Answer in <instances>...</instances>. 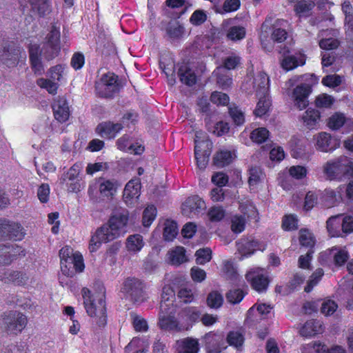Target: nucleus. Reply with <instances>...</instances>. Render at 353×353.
<instances>
[{"instance_id":"nucleus-37","label":"nucleus","mask_w":353,"mask_h":353,"mask_svg":"<svg viewBox=\"0 0 353 353\" xmlns=\"http://www.w3.org/2000/svg\"><path fill=\"white\" fill-rule=\"evenodd\" d=\"M281 64L283 70L289 71L296 68L299 65H303L305 64V60L301 55L299 57L294 55H289L283 59Z\"/></svg>"},{"instance_id":"nucleus-27","label":"nucleus","mask_w":353,"mask_h":353,"mask_svg":"<svg viewBox=\"0 0 353 353\" xmlns=\"http://www.w3.org/2000/svg\"><path fill=\"white\" fill-rule=\"evenodd\" d=\"M179 318L186 321L185 329H188V326L198 321L200 319L201 312L195 307H187L183 309L179 313Z\"/></svg>"},{"instance_id":"nucleus-30","label":"nucleus","mask_w":353,"mask_h":353,"mask_svg":"<svg viewBox=\"0 0 353 353\" xmlns=\"http://www.w3.org/2000/svg\"><path fill=\"white\" fill-rule=\"evenodd\" d=\"M141 183L139 179H132L127 183L123 191L125 199H138L140 196Z\"/></svg>"},{"instance_id":"nucleus-46","label":"nucleus","mask_w":353,"mask_h":353,"mask_svg":"<svg viewBox=\"0 0 353 353\" xmlns=\"http://www.w3.org/2000/svg\"><path fill=\"white\" fill-rule=\"evenodd\" d=\"M60 37L61 33L59 28L57 27L55 25H52L51 26L50 32L46 35V41L44 43L61 48Z\"/></svg>"},{"instance_id":"nucleus-18","label":"nucleus","mask_w":353,"mask_h":353,"mask_svg":"<svg viewBox=\"0 0 353 353\" xmlns=\"http://www.w3.org/2000/svg\"><path fill=\"white\" fill-rule=\"evenodd\" d=\"M208 353H221L224 345V336L221 333L210 332L204 336Z\"/></svg>"},{"instance_id":"nucleus-33","label":"nucleus","mask_w":353,"mask_h":353,"mask_svg":"<svg viewBox=\"0 0 353 353\" xmlns=\"http://www.w3.org/2000/svg\"><path fill=\"white\" fill-rule=\"evenodd\" d=\"M174 298V292L170 286H165L162 290L161 301L160 310L163 312L174 307L173 305V299Z\"/></svg>"},{"instance_id":"nucleus-47","label":"nucleus","mask_w":353,"mask_h":353,"mask_svg":"<svg viewBox=\"0 0 353 353\" xmlns=\"http://www.w3.org/2000/svg\"><path fill=\"white\" fill-rule=\"evenodd\" d=\"M207 305L210 308L218 309L221 307L223 303V297L217 291L210 292L206 299Z\"/></svg>"},{"instance_id":"nucleus-38","label":"nucleus","mask_w":353,"mask_h":353,"mask_svg":"<svg viewBox=\"0 0 353 353\" xmlns=\"http://www.w3.org/2000/svg\"><path fill=\"white\" fill-rule=\"evenodd\" d=\"M184 27L179 21L168 23L166 28V34L172 40L180 39L184 34Z\"/></svg>"},{"instance_id":"nucleus-26","label":"nucleus","mask_w":353,"mask_h":353,"mask_svg":"<svg viewBox=\"0 0 353 353\" xmlns=\"http://www.w3.org/2000/svg\"><path fill=\"white\" fill-rule=\"evenodd\" d=\"M269 77L263 72H259L254 79V88L257 95L268 94Z\"/></svg>"},{"instance_id":"nucleus-8","label":"nucleus","mask_w":353,"mask_h":353,"mask_svg":"<svg viewBox=\"0 0 353 353\" xmlns=\"http://www.w3.org/2000/svg\"><path fill=\"white\" fill-rule=\"evenodd\" d=\"M327 228L332 236H342L353 232V217L339 214L327 221Z\"/></svg>"},{"instance_id":"nucleus-59","label":"nucleus","mask_w":353,"mask_h":353,"mask_svg":"<svg viewBox=\"0 0 353 353\" xmlns=\"http://www.w3.org/2000/svg\"><path fill=\"white\" fill-rule=\"evenodd\" d=\"M240 57L236 54H231L227 57L223 61V68H217V72L223 69L232 70L234 69L240 63Z\"/></svg>"},{"instance_id":"nucleus-20","label":"nucleus","mask_w":353,"mask_h":353,"mask_svg":"<svg viewBox=\"0 0 353 353\" xmlns=\"http://www.w3.org/2000/svg\"><path fill=\"white\" fill-rule=\"evenodd\" d=\"M315 139L316 149L323 152H332L339 145V141L327 132L318 134Z\"/></svg>"},{"instance_id":"nucleus-21","label":"nucleus","mask_w":353,"mask_h":353,"mask_svg":"<svg viewBox=\"0 0 353 353\" xmlns=\"http://www.w3.org/2000/svg\"><path fill=\"white\" fill-rule=\"evenodd\" d=\"M52 110L56 120L60 123L65 122L70 117L68 103L64 97H58L54 100Z\"/></svg>"},{"instance_id":"nucleus-48","label":"nucleus","mask_w":353,"mask_h":353,"mask_svg":"<svg viewBox=\"0 0 353 353\" xmlns=\"http://www.w3.org/2000/svg\"><path fill=\"white\" fill-rule=\"evenodd\" d=\"M60 50L61 48L43 43L42 48H40V53L44 59L50 61L58 56Z\"/></svg>"},{"instance_id":"nucleus-32","label":"nucleus","mask_w":353,"mask_h":353,"mask_svg":"<svg viewBox=\"0 0 353 353\" xmlns=\"http://www.w3.org/2000/svg\"><path fill=\"white\" fill-rule=\"evenodd\" d=\"M346 124L350 128V130H353V121L352 120H346L343 114L336 113L330 117L328 121V126L332 130H338L343 125Z\"/></svg>"},{"instance_id":"nucleus-19","label":"nucleus","mask_w":353,"mask_h":353,"mask_svg":"<svg viewBox=\"0 0 353 353\" xmlns=\"http://www.w3.org/2000/svg\"><path fill=\"white\" fill-rule=\"evenodd\" d=\"M123 129L120 123L105 121L99 123L96 128V132L102 138L112 139Z\"/></svg>"},{"instance_id":"nucleus-22","label":"nucleus","mask_w":353,"mask_h":353,"mask_svg":"<svg viewBox=\"0 0 353 353\" xmlns=\"http://www.w3.org/2000/svg\"><path fill=\"white\" fill-rule=\"evenodd\" d=\"M28 50L32 71L37 75H41L44 72V67L41 59L40 46L36 43L30 44Z\"/></svg>"},{"instance_id":"nucleus-14","label":"nucleus","mask_w":353,"mask_h":353,"mask_svg":"<svg viewBox=\"0 0 353 353\" xmlns=\"http://www.w3.org/2000/svg\"><path fill=\"white\" fill-rule=\"evenodd\" d=\"M212 143L208 140H195L194 155L197 166L199 169H204L209 161L211 154Z\"/></svg>"},{"instance_id":"nucleus-41","label":"nucleus","mask_w":353,"mask_h":353,"mask_svg":"<svg viewBox=\"0 0 353 353\" xmlns=\"http://www.w3.org/2000/svg\"><path fill=\"white\" fill-rule=\"evenodd\" d=\"M245 28L241 26H233L228 28L227 38L233 41H237L245 38Z\"/></svg>"},{"instance_id":"nucleus-15","label":"nucleus","mask_w":353,"mask_h":353,"mask_svg":"<svg viewBox=\"0 0 353 353\" xmlns=\"http://www.w3.org/2000/svg\"><path fill=\"white\" fill-rule=\"evenodd\" d=\"M245 278L251 284L252 288L258 292H265L269 284V281L264 270L254 268L249 271Z\"/></svg>"},{"instance_id":"nucleus-36","label":"nucleus","mask_w":353,"mask_h":353,"mask_svg":"<svg viewBox=\"0 0 353 353\" xmlns=\"http://www.w3.org/2000/svg\"><path fill=\"white\" fill-rule=\"evenodd\" d=\"M322 331L321 324L318 321H307L300 330V334L303 336H312Z\"/></svg>"},{"instance_id":"nucleus-53","label":"nucleus","mask_w":353,"mask_h":353,"mask_svg":"<svg viewBox=\"0 0 353 353\" xmlns=\"http://www.w3.org/2000/svg\"><path fill=\"white\" fill-rule=\"evenodd\" d=\"M231 229L234 233H241L245 230V219L242 215H234L231 220Z\"/></svg>"},{"instance_id":"nucleus-25","label":"nucleus","mask_w":353,"mask_h":353,"mask_svg":"<svg viewBox=\"0 0 353 353\" xmlns=\"http://www.w3.org/2000/svg\"><path fill=\"white\" fill-rule=\"evenodd\" d=\"M176 353H198L199 344L197 340L185 338L176 343Z\"/></svg>"},{"instance_id":"nucleus-45","label":"nucleus","mask_w":353,"mask_h":353,"mask_svg":"<svg viewBox=\"0 0 353 353\" xmlns=\"http://www.w3.org/2000/svg\"><path fill=\"white\" fill-rule=\"evenodd\" d=\"M227 342L231 346L239 349L244 343V336L239 331H230L227 335Z\"/></svg>"},{"instance_id":"nucleus-60","label":"nucleus","mask_w":353,"mask_h":353,"mask_svg":"<svg viewBox=\"0 0 353 353\" xmlns=\"http://www.w3.org/2000/svg\"><path fill=\"white\" fill-rule=\"evenodd\" d=\"M245 296L244 292L241 289L230 290L226 294V299L232 304L240 303Z\"/></svg>"},{"instance_id":"nucleus-2","label":"nucleus","mask_w":353,"mask_h":353,"mask_svg":"<svg viewBox=\"0 0 353 353\" xmlns=\"http://www.w3.org/2000/svg\"><path fill=\"white\" fill-rule=\"evenodd\" d=\"M301 81L292 91V99L294 106L301 110L305 109L309 104L308 97L312 92V87L317 81L316 77L311 74L294 77L288 80L286 84L289 87H292L296 82Z\"/></svg>"},{"instance_id":"nucleus-10","label":"nucleus","mask_w":353,"mask_h":353,"mask_svg":"<svg viewBox=\"0 0 353 353\" xmlns=\"http://www.w3.org/2000/svg\"><path fill=\"white\" fill-rule=\"evenodd\" d=\"M21 48L14 42L3 41L0 48V61L3 64L11 68L18 64Z\"/></svg>"},{"instance_id":"nucleus-55","label":"nucleus","mask_w":353,"mask_h":353,"mask_svg":"<svg viewBox=\"0 0 353 353\" xmlns=\"http://www.w3.org/2000/svg\"><path fill=\"white\" fill-rule=\"evenodd\" d=\"M195 256L196 257V263L199 265H204L211 260L212 250L208 248L199 249L196 252Z\"/></svg>"},{"instance_id":"nucleus-24","label":"nucleus","mask_w":353,"mask_h":353,"mask_svg":"<svg viewBox=\"0 0 353 353\" xmlns=\"http://www.w3.org/2000/svg\"><path fill=\"white\" fill-rule=\"evenodd\" d=\"M2 281L5 283H12L17 285H24L28 283L29 276L24 272L10 270L4 273Z\"/></svg>"},{"instance_id":"nucleus-29","label":"nucleus","mask_w":353,"mask_h":353,"mask_svg":"<svg viewBox=\"0 0 353 353\" xmlns=\"http://www.w3.org/2000/svg\"><path fill=\"white\" fill-rule=\"evenodd\" d=\"M32 12L39 17H44L50 12V0H29Z\"/></svg>"},{"instance_id":"nucleus-1","label":"nucleus","mask_w":353,"mask_h":353,"mask_svg":"<svg viewBox=\"0 0 353 353\" xmlns=\"http://www.w3.org/2000/svg\"><path fill=\"white\" fill-rule=\"evenodd\" d=\"M129 213L126 210L114 211L107 223L97 228L92 236L89 250L91 252L97 251L102 243H108L126 232Z\"/></svg>"},{"instance_id":"nucleus-63","label":"nucleus","mask_w":353,"mask_h":353,"mask_svg":"<svg viewBox=\"0 0 353 353\" xmlns=\"http://www.w3.org/2000/svg\"><path fill=\"white\" fill-rule=\"evenodd\" d=\"M288 172L292 178L299 180L306 176L307 170L302 165H292L289 168Z\"/></svg>"},{"instance_id":"nucleus-52","label":"nucleus","mask_w":353,"mask_h":353,"mask_svg":"<svg viewBox=\"0 0 353 353\" xmlns=\"http://www.w3.org/2000/svg\"><path fill=\"white\" fill-rule=\"evenodd\" d=\"M269 136V131L265 128H259L254 130L250 134V139L257 143L265 142Z\"/></svg>"},{"instance_id":"nucleus-12","label":"nucleus","mask_w":353,"mask_h":353,"mask_svg":"<svg viewBox=\"0 0 353 353\" xmlns=\"http://www.w3.org/2000/svg\"><path fill=\"white\" fill-rule=\"evenodd\" d=\"M26 233L22 225L10 220H0V236L13 241H21Z\"/></svg>"},{"instance_id":"nucleus-34","label":"nucleus","mask_w":353,"mask_h":353,"mask_svg":"<svg viewBox=\"0 0 353 353\" xmlns=\"http://www.w3.org/2000/svg\"><path fill=\"white\" fill-rule=\"evenodd\" d=\"M235 157L234 152L228 150H220L214 158V164L218 167H224L232 163Z\"/></svg>"},{"instance_id":"nucleus-54","label":"nucleus","mask_w":353,"mask_h":353,"mask_svg":"<svg viewBox=\"0 0 353 353\" xmlns=\"http://www.w3.org/2000/svg\"><path fill=\"white\" fill-rule=\"evenodd\" d=\"M157 216V209L154 205H148L143 213V225L145 227L150 226Z\"/></svg>"},{"instance_id":"nucleus-58","label":"nucleus","mask_w":353,"mask_h":353,"mask_svg":"<svg viewBox=\"0 0 353 353\" xmlns=\"http://www.w3.org/2000/svg\"><path fill=\"white\" fill-rule=\"evenodd\" d=\"M37 83L39 87L46 89L50 94H55L57 93L59 87L57 83L43 78L37 79Z\"/></svg>"},{"instance_id":"nucleus-31","label":"nucleus","mask_w":353,"mask_h":353,"mask_svg":"<svg viewBox=\"0 0 353 353\" xmlns=\"http://www.w3.org/2000/svg\"><path fill=\"white\" fill-rule=\"evenodd\" d=\"M178 76L180 81L188 86H192L196 82V77L194 72L187 65L184 64L179 67Z\"/></svg>"},{"instance_id":"nucleus-7","label":"nucleus","mask_w":353,"mask_h":353,"mask_svg":"<svg viewBox=\"0 0 353 353\" xmlns=\"http://www.w3.org/2000/svg\"><path fill=\"white\" fill-rule=\"evenodd\" d=\"M2 327L8 334L20 333L27 324L26 316L17 311H9L3 315Z\"/></svg>"},{"instance_id":"nucleus-42","label":"nucleus","mask_w":353,"mask_h":353,"mask_svg":"<svg viewBox=\"0 0 353 353\" xmlns=\"http://www.w3.org/2000/svg\"><path fill=\"white\" fill-rule=\"evenodd\" d=\"M239 210L248 219H256L258 216L255 206L250 200L241 201L239 203Z\"/></svg>"},{"instance_id":"nucleus-23","label":"nucleus","mask_w":353,"mask_h":353,"mask_svg":"<svg viewBox=\"0 0 353 353\" xmlns=\"http://www.w3.org/2000/svg\"><path fill=\"white\" fill-rule=\"evenodd\" d=\"M73 255H74V253L70 246H65L59 251L61 272L68 277H72L74 275V271L71 270V267H68L69 261H72Z\"/></svg>"},{"instance_id":"nucleus-43","label":"nucleus","mask_w":353,"mask_h":353,"mask_svg":"<svg viewBox=\"0 0 353 353\" xmlns=\"http://www.w3.org/2000/svg\"><path fill=\"white\" fill-rule=\"evenodd\" d=\"M80 167L77 164L73 165L66 172H64L60 178V183L62 184L68 183L79 179Z\"/></svg>"},{"instance_id":"nucleus-40","label":"nucleus","mask_w":353,"mask_h":353,"mask_svg":"<svg viewBox=\"0 0 353 353\" xmlns=\"http://www.w3.org/2000/svg\"><path fill=\"white\" fill-rule=\"evenodd\" d=\"M257 96L259 97V101L254 110V114L256 117H262L268 111L271 103L268 94Z\"/></svg>"},{"instance_id":"nucleus-64","label":"nucleus","mask_w":353,"mask_h":353,"mask_svg":"<svg viewBox=\"0 0 353 353\" xmlns=\"http://www.w3.org/2000/svg\"><path fill=\"white\" fill-rule=\"evenodd\" d=\"M229 97L221 92H214L210 97V101L218 105H225L229 103Z\"/></svg>"},{"instance_id":"nucleus-16","label":"nucleus","mask_w":353,"mask_h":353,"mask_svg":"<svg viewBox=\"0 0 353 353\" xmlns=\"http://www.w3.org/2000/svg\"><path fill=\"white\" fill-rule=\"evenodd\" d=\"M205 208V201L199 196L194 195L185 200L182 204L181 210L183 215L189 218H194L202 213Z\"/></svg>"},{"instance_id":"nucleus-9","label":"nucleus","mask_w":353,"mask_h":353,"mask_svg":"<svg viewBox=\"0 0 353 353\" xmlns=\"http://www.w3.org/2000/svg\"><path fill=\"white\" fill-rule=\"evenodd\" d=\"M143 288V283L139 279L134 277L128 278L123 283L121 292L134 303H139L146 299Z\"/></svg>"},{"instance_id":"nucleus-56","label":"nucleus","mask_w":353,"mask_h":353,"mask_svg":"<svg viewBox=\"0 0 353 353\" xmlns=\"http://www.w3.org/2000/svg\"><path fill=\"white\" fill-rule=\"evenodd\" d=\"M229 114L234 123L236 125H241L245 122L244 113L236 106L229 108Z\"/></svg>"},{"instance_id":"nucleus-57","label":"nucleus","mask_w":353,"mask_h":353,"mask_svg":"<svg viewBox=\"0 0 353 353\" xmlns=\"http://www.w3.org/2000/svg\"><path fill=\"white\" fill-rule=\"evenodd\" d=\"M68 267H71V270L74 271V274L77 272H82L85 268L83 263V259L82 255L79 252H74V255L72 259V261H69Z\"/></svg>"},{"instance_id":"nucleus-51","label":"nucleus","mask_w":353,"mask_h":353,"mask_svg":"<svg viewBox=\"0 0 353 353\" xmlns=\"http://www.w3.org/2000/svg\"><path fill=\"white\" fill-rule=\"evenodd\" d=\"M299 241L302 246L309 248V250H312L314 245L315 241L312 234L306 229L300 230Z\"/></svg>"},{"instance_id":"nucleus-61","label":"nucleus","mask_w":353,"mask_h":353,"mask_svg":"<svg viewBox=\"0 0 353 353\" xmlns=\"http://www.w3.org/2000/svg\"><path fill=\"white\" fill-rule=\"evenodd\" d=\"M225 210L221 206L212 207L208 212V216L211 221H220L225 216Z\"/></svg>"},{"instance_id":"nucleus-44","label":"nucleus","mask_w":353,"mask_h":353,"mask_svg":"<svg viewBox=\"0 0 353 353\" xmlns=\"http://www.w3.org/2000/svg\"><path fill=\"white\" fill-rule=\"evenodd\" d=\"M314 7V3L312 1H299L294 6V11L299 17L307 16Z\"/></svg>"},{"instance_id":"nucleus-17","label":"nucleus","mask_w":353,"mask_h":353,"mask_svg":"<svg viewBox=\"0 0 353 353\" xmlns=\"http://www.w3.org/2000/svg\"><path fill=\"white\" fill-rule=\"evenodd\" d=\"M25 255L24 251L16 245L7 244L0 245V265H10L14 260L17 259V256Z\"/></svg>"},{"instance_id":"nucleus-50","label":"nucleus","mask_w":353,"mask_h":353,"mask_svg":"<svg viewBox=\"0 0 353 353\" xmlns=\"http://www.w3.org/2000/svg\"><path fill=\"white\" fill-rule=\"evenodd\" d=\"M170 261L172 265H179L187 261L185 250L183 247H176L170 253Z\"/></svg>"},{"instance_id":"nucleus-11","label":"nucleus","mask_w":353,"mask_h":353,"mask_svg":"<svg viewBox=\"0 0 353 353\" xmlns=\"http://www.w3.org/2000/svg\"><path fill=\"white\" fill-rule=\"evenodd\" d=\"M238 252L241 254L240 260L254 254L256 250L264 251L266 244L253 237L242 238L236 242Z\"/></svg>"},{"instance_id":"nucleus-39","label":"nucleus","mask_w":353,"mask_h":353,"mask_svg":"<svg viewBox=\"0 0 353 353\" xmlns=\"http://www.w3.org/2000/svg\"><path fill=\"white\" fill-rule=\"evenodd\" d=\"M320 119V113L315 109L308 108L303 116V123L309 128H314Z\"/></svg>"},{"instance_id":"nucleus-49","label":"nucleus","mask_w":353,"mask_h":353,"mask_svg":"<svg viewBox=\"0 0 353 353\" xmlns=\"http://www.w3.org/2000/svg\"><path fill=\"white\" fill-rule=\"evenodd\" d=\"M178 233V228L176 222L167 220L163 229V237L165 241H172Z\"/></svg>"},{"instance_id":"nucleus-35","label":"nucleus","mask_w":353,"mask_h":353,"mask_svg":"<svg viewBox=\"0 0 353 353\" xmlns=\"http://www.w3.org/2000/svg\"><path fill=\"white\" fill-rule=\"evenodd\" d=\"M144 245L143 236L139 234L130 235L126 239V248L130 252L141 251Z\"/></svg>"},{"instance_id":"nucleus-62","label":"nucleus","mask_w":353,"mask_h":353,"mask_svg":"<svg viewBox=\"0 0 353 353\" xmlns=\"http://www.w3.org/2000/svg\"><path fill=\"white\" fill-rule=\"evenodd\" d=\"M323 275V270L322 269H317L311 276L310 279L308 281L307 285L305 287V291L310 292L312 290L313 288L319 282Z\"/></svg>"},{"instance_id":"nucleus-3","label":"nucleus","mask_w":353,"mask_h":353,"mask_svg":"<svg viewBox=\"0 0 353 353\" xmlns=\"http://www.w3.org/2000/svg\"><path fill=\"white\" fill-rule=\"evenodd\" d=\"M81 294L88 314L94 319V321L99 327H104L107 323L105 295L103 294H99V298L96 301L92 298L90 290L86 288L81 290Z\"/></svg>"},{"instance_id":"nucleus-4","label":"nucleus","mask_w":353,"mask_h":353,"mask_svg":"<svg viewBox=\"0 0 353 353\" xmlns=\"http://www.w3.org/2000/svg\"><path fill=\"white\" fill-rule=\"evenodd\" d=\"M323 173L330 180L350 179L353 177V161L345 156L328 161L323 165Z\"/></svg>"},{"instance_id":"nucleus-6","label":"nucleus","mask_w":353,"mask_h":353,"mask_svg":"<svg viewBox=\"0 0 353 353\" xmlns=\"http://www.w3.org/2000/svg\"><path fill=\"white\" fill-rule=\"evenodd\" d=\"M119 90L118 77L113 73L103 74L95 83L97 94L103 98H112Z\"/></svg>"},{"instance_id":"nucleus-5","label":"nucleus","mask_w":353,"mask_h":353,"mask_svg":"<svg viewBox=\"0 0 353 353\" xmlns=\"http://www.w3.org/2000/svg\"><path fill=\"white\" fill-rule=\"evenodd\" d=\"M121 186V184L116 179L101 176L90 182L88 191L90 195L99 194V197L110 199L117 194Z\"/></svg>"},{"instance_id":"nucleus-28","label":"nucleus","mask_w":353,"mask_h":353,"mask_svg":"<svg viewBox=\"0 0 353 353\" xmlns=\"http://www.w3.org/2000/svg\"><path fill=\"white\" fill-rule=\"evenodd\" d=\"M326 254L333 258L335 265L338 266L343 265L348 259L347 252L345 249L333 247L331 250L323 253L321 256Z\"/></svg>"},{"instance_id":"nucleus-13","label":"nucleus","mask_w":353,"mask_h":353,"mask_svg":"<svg viewBox=\"0 0 353 353\" xmlns=\"http://www.w3.org/2000/svg\"><path fill=\"white\" fill-rule=\"evenodd\" d=\"M174 312V307L163 312L160 310L158 324L161 330L172 332H181L185 330V326L180 325L175 318Z\"/></svg>"}]
</instances>
